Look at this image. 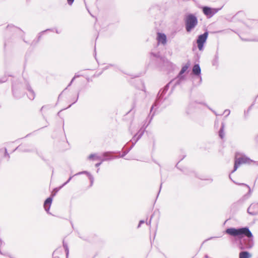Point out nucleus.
<instances>
[{
  "label": "nucleus",
  "mask_w": 258,
  "mask_h": 258,
  "mask_svg": "<svg viewBox=\"0 0 258 258\" xmlns=\"http://www.w3.org/2000/svg\"><path fill=\"white\" fill-rule=\"evenodd\" d=\"M6 157H8V160L10 158V155L7 153V150L6 148L1 149L0 150V160H1V158Z\"/></svg>",
  "instance_id": "obj_16"
},
{
  "label": "nucleus",
  "mask_w": 258,
  "mask_h": 258,
  "mask_svg": "<svg viewBox=\"0 0 258 258\" xmlns=\"http://www.w3.org/2000/svg\"><path fill=\"white\" fill-rule=\"evenodd\" d=\"M55 31H56V33H59V32H58V31H57V30H56V29Z\"/></svg>",
  "instance_id": "obj_47"
},
{
  "label": "nucleus",
  "mask_w": 258,
  "mask_h": 258,
  "mask_svg": "<svg viewBox=\"0 0 258 258\" xmlns=\"http://www.w3.org/2000/svg\"><path fill=\"white\" fill-rule=\"evenodd\" d=\"M225 124L224 122H222L221 127L219 131V136L221 139H223L224 136V128Z\"/></svg>",
  "instance_id": "obj_18"
},
{
  "label": "nucleus",
  "mask_w": 258,
  "mask_h": 258,
  "mask_svg": "<svg viewBox=\"0 0 258 258\" xmlns=\"http://www.w3.org/2000/svg\"><path fill=\"white\" fill-rule=\"evenodd\" d=\"M144 223H145V221L144 220H140V222H139V225L138 226V228L140 227L141 224H143Z\"/></svg>",
  "instance_id": "obj_31"
},
{
  "label": "nucleus",
  "mask_w": 258,
  "mask_h": 258,
  "mask_svg": "<svg viewBox=\"0 0 258 258\" xmlns=\"http://www.w3.org/2000/svg\"><path fill=\"white\" fill-rule=\"evenodd\" d=\"M153 215H152V216H151V218H150V220L149 221V222H146L147 225H151V219H152V218H153Z\"/></svg>",
  "instance_id": "obj_33"
},
{
  "label": "nucleus",
  "mask_w": 258,
  "mask_h": 258,
  "mask_svg": "<svg viewBox=\"0 0 258 258\" xmlns=\"http://www.w3.org/2000/svg\"><path fill=\"white\" fill-rule=\"evenodd\" d=\"M157 39L159 43H161L163 45H165L167 42V37L164 33L158 32Z\"/></svg>",
  "instance_id": "obj_10"
},
{
  "label": "nucleus",
  "mask_w": 258,
  "mask_h": 258,
  "mask_svg": "<svg viewBox=\"0 0 258 258\" xmlns=\"http://www.w3.org/2000/svg\"><path fill=\"white\" fill-rule=\"evenodd\" d=\"M74 77H75V78H77V77H79V75H75Z\"/></svg>",
  "instance_id": "obj_46"
},
{
  "label": "nucleus",
  "mask_w": 258,
  "mask_h": 258,
  "mask_svg": "<svg viewBox=\"0 0 258 258\" xmlns=\"http://www.w3.org/2000/svg\"><path fill=\"white\" fill-rule=\"evenodd\" d=\"M102 161H101L100 162L96 163V164H95V166H96V167H99V166L102 164Z\"/></svg>",
  "instance_id": "obj_37"
},
{
  "label": "nucleus",
  "mask_w": 258,
  "mask_h": 258,
  "mask_svg": "<svg viewBox=\"0 0 258 258\" xmlns=\"http://www.w3.org/2000/svg\"><path fill=\"white\" fill-rule=\"evenodd\" d=\"M103 156L104 157L103 159H102V162L109 160L113 158H117V156H112L110 155V153L108 152H104L103 154Z\"/></svg>",
  "instance_id": "obj_15"
},
{
  "label": "nucleus",
  "mask_w": 258,
  "mask_h": 258,
  "mask_svg": "<svg viewBox=\"0 0 258 258\" xmlns=\"http://www.w3.org/2000/svg\"><path fill=\"white\" fill-rule=\"evenodd\" d=\"M27 89L28 91V98L31 100H33L35 98V93L34 91L32 90L30 86L29 85H28L27 86Z\"/></svg>",
  "instance_id": "obj_14"
},
{
  "label": "nucleus",
  "mask_w": 258,
  "mask_h": 258,
  "mask_svg": "<svg viewBox=\"0 0 258 258\" xmlns=\"http://www.w3.org/2000/svg\"><path fill=\"white\" fill-rule=\"evenodd\" d=\"M192 73L198 76L199 77L200 81H202V78L200 76L201 73V68L200 67V65L199 64H196L194 65L193 68H192Z\"/></svg>",
  "instance_id": "obj_11"
},
{
  "label": "nucleus",
  "mask_w": 258,
  "mask_h": 258,
  "mask_svg": "<svg viewBox=\"0 0 258 258\" xmlns=\"http://www.w3.org/2000/svg\"><path fill=\"white\" fill-rule=\"evenodd\" d=\"M151 55L153 56L154 57L158 58L159 57V53H155L153 52L151 53Z\"/></svg>",
  "instance_id": "obj_27"
},
{
  "label": "nucleus",
  "mask_w": 258,
  "mask_h": 258,
  "mask_svg": "<svg viewBox=\"0 0 258 258\" xmlns=\"http://www.w3.org/2000/svg\"><path fill=\"white\" fill-rule=\"evenodd\" d=\"M224 113H226V116H228L229 115L230 113V110H229V109H226L224 112Z\"/></svg>",
  "instance_id": "obj_30"
},
{
  "label": "nucleus",
  "mask_w": 258,
  "mask_h": 258,
  "mask_svg": "<svg viewBox=\"0 0 258 258\" xmlns=\"http://www.w3.org/2000/svg\"><path fill=\"white\" fill-rule=\"evenodd\" d=\"M5 82V80H0V83H2Z\"/></svg>",
  "instance_id": "obj_40"
},
{
  "label": "nucleus",
  "mask_w": 258,
  "mask_h": 258,
  "mask_svg": "<svg viewBox=\"0 0 258 258\" xmlns=\"http://www.w3.org/2000/svg\"><path fill=\"white\" fill-rule=\"evenodd\" d=\"M169 84H170V83L167 84V85H166V86L162 89H161L160 90V91L159 92V93L158 94L157 99L156 101L152 105V106L151 108L150 112H152L153 108L155 106H156L157 105L158 102L159 101L162 99H163L164 95L166 93L167 91L169 89Z\"/></svg>",
  "instance_id": "obj_6"
},
{
  "label": "nucleus",
  "mask_w": 258,
  "mask_h": 258,
  "mask_svg": "<svg viewBox=\"0 0 258 258\" xmlns=\"http://www.w3.org/2000/svg\"><path fill=\"white\" fill-rule=\"evenodd\" d=\"M99 169H97V172H98Z\"/></svg>",
  "instance_id": "obj_51"
},
{
  "label": "nucleus",
  "mask_w": 258,
  "mask_h": 258,
  "mask_svg": "<svg viewBox=\"0 0 258 258\" xmlns=\"http://www.w3.org/2000/svg\"><path fill=\"white\" fill-rule=\"evenodd\" d=\"M59 113H60V111H59V112L57 113V115H59Z\"/></svg>",
  "instance_id": "obj_50"
},
{
  "label": "nucleus",
  "mask_w": 258,
  "mask_h": 258,
  "mask_svg": "<svg viewBox=\"0 0 258 258\" xmlns=\"http://www.w3.org/2000/svg\"><path fill=\"white\" fill-rule=\"evenodd\" d=\"M0 241H1V242L2 241V240H1V239H0Z\"/></svg>",
  "instance_id": "obj_53"
},
{
  "label": "nucleus",
  "mask_w": 258,
  "mask_h": 258,
  "mask_svg": "<svg viewBox=\"0 0 258 258\" xmlns=\"http://www.w3.org/2000/svg\"><path fill=\"white\" fill-rule=\"evenodd\" d=\"M239 185H242L243 186H245L248 189V193L245 195L242 198L239 199L238 201H237L236 202L234 203L232 205L233 207H237L241 206L244 201L247 200L249 197L250 196V192H251V189L249 186L246 184L244 183H238Z\"/></svg>",
  "instance_id": "obj_7"
},
{
  "label": "nucleus",
  "mask_w": 258,
  "mask_h": 258,
  "mask_svg": "<svg viewBox=\"0 0 258 258\" xmlns=\"http://www.w3.org/2000/svg\"><path fill=\"white\" fill-rule=\"evenodd\" d=\"M212 64L213 66H217L218 64V57L215 55V58L213 59Z\"/></svg>",
  "instance_id": "obj_24"
},
{
  "label": "nucleus",
  "mask_w": 258,
  "mask_h": 258,
  "mask_svg": "<svg viewBox=\"0 0 258 258\" xmlns=\"http://www.w3.org/2000/svg\"><path fill=\"white\" fill-rule=\"evenodd\" d=\"M75 176V175H73V176H71L69 177V178L68 179V180H67L66 182H64V183H63L61 186H60L59 187V188H61V187H62L63 186H64V185H66L67 184H68V183L70 181V180L72 179V178L74 176Z\"/></svg>",
  "instance_id": "obj_25"
},
{
  "label": "nucleus",
  "mask_w": 258,
  "mask_h": 258,
  "mask_svg": "<svg viewBox=\"0 0 258 258\" xmlns=\"http://www.w3.org/2000/svg\"><path fill=\"white\" fill-rule=\"evenodd\" d=\"M79 93H78V94H77V98H76V99L74 101V102L72 103V104H74V103H76V102L77 101V100H78V98H79Z\"/></svg>",
  "instance_id": "obj_35"
},
{
  "label": "nucleus",
  "mask_w": 258,
  "mask_h": 258,
  "mask_svg": "<svg viewBox=\"0 0 258 258\" xmlns=\"http://www.w3.org/2000/svg\"><path fill=\"white\" fill-rule=\"evenodd\" d=\"M154 113H153V114H152V116H151V119L152 118L153 116H154Z\"/></svg>",
  "instance_id": "obj_48"
},
{
  "label": "nucleus",
  "mask_w": 258,
  "mask_h": 258,
  "mask_svg": "<svg viewBox=\"0 0 258 258\" xmlns=\"http://www.w3.org/2000/svg\"><path fill=\"white\" fill-rule=\"evenodd\" d=\"M205 258H209V256L207 254H206L205 255Z\"/></svg>",
  "instance_id": "obj_44"
},
{
  "label": "nucleus",
  "mask_w": 258,
  "mask_h": 258,
  "mask_svg": "<svg viewBox=\"0 0 258 258\" xmlns=\"http://www.w3.org/2000/svg\"><path fill=\"white\" fill-rule=\"evenodd\" d=\"M185 29L187 32H190L198 25L197 18L192 14L186 16L185 19Z\"/></svg>",
  "instance_id": "obj_3"
},
{
  "label": "nucleus",
  "mask_w": 258,
  "mask_h": 258,
  "mask_svg": "<svg viewBox=\"0 0 258 258\" xmlns=\"http://www.w3.org/2000/svg\"><path fill=\"white\" fill-rule=\"evenodd\" d=\"M225 233L240 239L238 241V247L241 250L250 249L254 245L253 235L247 227L238 228H229L226 229Z\"/></svg>",
  "instance_id": "obj_1"
},
{
  "label": "nucleus",
  "mask_w": 258,
  "mask_h": 258,
  "mask_svg": "<svg viewBox=\"0 0 258 258\" xmlns=\"http://www.w3.org/2000/svg\"><path fill=\"white\" fill-rule=\"evenodd\" d=\"M21 150V151L24 152H29L33 151L32 149H26V148L23 149L21 146H19L18 147H17L15 150Z\"/></svg>",
  "instance_id": "obj_19"
},
{
  "label": "nucleus",
  "mask_w": 258,
  "mask_h": 258,
  "mask_svg": "<svg viewBox=\"0 0 258 258\" xmlns=\"http://www.w3.org/2000/svg\"><path fill=\"white\" fill-rule=\"evenodd\" d=\"M74 0H67L68 3L70 6H71L74 3Z\"/></svg>",
  "instance_id": "obj_32"
},
{
  "label": "nucleus",
  "mask_w": 258,
  "mask_h": 258,
  "mask_svg": "<svg viewBox=\"0 0 258 258\" xmlns=\"http://www.w3.org/2000/svg\"><path fill=\"white\" fill-rule=\"evenodd\" d=\"M59 189H60L59 188L58 189H57V188H55V189H54V191H55V192H57V191H58V190Z\"/></svg>",
  "instance_id": "obj_41"
},
{
  "label": "nucleus",
  "mask_w": 258,
  "mask_h": 258,
  "mask_svg": "<svg viewBox=\"0 0 258 258\" xmlns=\"http://www.w3.org/2000/svg\"><path fill=\"white\" fill-rule=\"evenodd\" d=\"M75 79V77H74L71 80V82L70 83V84L68 85V87H69L71 85L72 83H73V81H74V80Z\"/></svg>",
  "instance_id": "obj_36"
},
{
  "label": "nucleus",
  "mask_w": 258,
  "mask_h": 258,
  "mask_svg": "<svg viewBox=\"0 0 258 258\" xmlns=\"http://www.w3.org/2000/svg\"><path fill=\"white\" fill-rule=\"evenodd\" d=\"M52 198L51 197L48 198L44 203V208L45 209V210L48 213V211L50 209L51 204L52 203Z\"/></svg>",
  "instance_id": "obj_12"
},
{
  "label": "nucleus",
  "mask_w": 258,
  "mask_h": 258,
  "mask_svg": "<svg viewBox=\"0 0 258 258\" xmlns=\"http://www.w3.org/2000/svg\"><path fill=\"white\" fill-rule=\"evenodd\" d=\"M66 246H68L67 243H65L64 242H63V246L64 249H66Z\"/></svg>",
  "instance_id": "obj_38"
},
{
  "label": "nucleus",
  "mask_w": 258,
  "mask_h": 258,
  "mask_svg": "<svg viewBox=\"0 0 258 258\" xmlns=\"http://www.w3.org/2000/svg\"><path fill=\"white\" fill-rule=\"evenodd\" d=\"M213 111L214 112L215 114H216V115H217V113H216L215 111Z\"/></svg>",
  "instance_id": "obj_49"
},
{
  "label": "nucleus",
  "mask_w": 258,
  "mask_h": 258,
  "mask_svg": "<svg viewBox=\"0 0 258 258\" xmlns=\"http://www.w3.org/2000/svg\"><path fill=\"white\" fill-rule=\"evenodd\" d=\"M208 36V32L207 31L204 32L203 34L198 36L197 43L198 49L200 51H203L204 49V45L206 43Z\"/></svg>",
  "instance_id": "obj_4"
},
{
  "label": "nucleus",
  "mask_w": 258,
  "mask_h": 258,
  "mask_svg": "<svg viewBox=\"0 0 258 258\" xmlns=\"http://www.w3.org/2000/svg\"><path fill=\"white\" fill-rule=\"evenodd\" d=\"M89 179H90L91 182L90 186H92L94 182V177H93L92 175H89Z\"/></svg>",
  "instance_id": "obj_26"
},
{
  "label": "nucleus",
  "mask_w": 258,
  "mask_h": 258,
  "mask_svg": "<svg viewBox=\"0 0 258 258\" xmlns=\"http://www.w3.org/2000/svg\"><path fill=\"white\" fill-rule=\"evenodd\" d=\"M71 105H72V104L70 105H69V106L68 107H71Z\"/></svg>",
  "instance_id": "obj_52"
},
{
  "label": "nucleus",
  "mask_w": 258,
  "mask_h": 258,
  "mask_svg": "<svg viewBox=\"0 0 258 258\" xmlns=\"http://www.w3.org/2000/svg\"><path fill=\"white\" fill-rule=\"evenodd\" d=\"M247 212L250 215H257L258 214V204H251L247 208Z\"/></svg>",
  "instance_id": "obj_9"
},
{
  "label": "nucleus",
  "mask_w": 258,
  "mask_h": 258,
  "mask_svg": "<svg viewBox=\"0 0 258 258\" xmlns=\"http://www.w3.org/2000/svg\"><path fill=\"white\" fill-rule=\"evenodd\" d=\"M64 250L66 253L67 258H68L69 253V250L68 246H66V249H64Z\"/></svg>",
  "instance_id": "obj_28"
},
{
  "label": "nucleus",
  "mask_w": 258,
  "mask_h": 258,
  "mask_svg": "<svg viewBox=\"0 0 258 258\" xmlns=\"http://www.w3.org/2000/svg\"><path fill=\"white\" fill-rule=\"evenodd\" d=\"M109 66H106L104 68V70H106L108 68Z\"/></svg>",
  "instance_id": "obj_43"
},
{
  "label": "nucleus",
  "mask_w": 258,
  "mask_h": 258,
  "mask_svg": "<svg viewBox=\"0 0 258 258\" xmlns=\"http://www.w3.org/2000/svg\"><path fill=\"white\" fill-rule=\"evenodd\" d=\"M132 149V147H130L128 149L124 151L122 155L120 156V157L123 158V157H124Z\"/></svg>",
  "instance_id": "obj_23"
},
{
  "label": "nucleus",
  "mask_w": 258,
  "mask_h": 258,
  "mask_svg": "<svg viewBox=\"0 0 258 258\" xmlns=\"http://www.w3.org/2000/svg\"><path fill=\"white\" fill-rule=\"evenodd\" d=\"M196 108V103L195 102H191L190 103L186 109V113L187 114L189 115L191 114L195 110Z\"/></svg>",
  "instance_id": "obj_13"
},
{
  "label": "nucleus",
  "mask_w": 258,
  "mask_h": 258,
  "mask_svg": "<svg viewBox=\"0 0 258 258\" xmlns=\"http://www.w3.org/2000/svg\"><path fill=\"white\" fill-rule=\"evenodd\" d=\"M221 9V8H212L208 6H204L202 8L203 13L209 18L212 17Z\"/></svg>",
  "instance_id": "obj_5"
},
{
  "label": "nucleus",
  "mask_w": 258,
  "mask_h": 258,
  "mask_svg": "<svg viewBox=\"0 0 258 258\" xmlns=\"http://www.w3.org/2000/svg\"><path fill=\"white\" fill-rule=\"evenodd\" d=\"M12 91H13V94H14L15 93V89L14 88V87H13V88H12Z\"/></svg>",
  "instance_id": "obj_42"
},
{
  "label": "nucleus",
  "mask_w": 258,
  "mask_h": 258,
  "mask_svg": "<svg viewBox=\"0 0 258 258\" xmlns=\"http://www.w3.org/2000/svg\"><path fill=\"white\" fill-rule=\"evenodd\" d=\"M253 162L250 158L246 156L243 154L236 153L235 156V161L233 170L232 173L235 172L239 166L242 164H250L251 162Z\"/></svg>",
  "instance_id": "obj_2"
},
{
  "label": "nucleus",
  "mask_w": 258,
  "mask_h": 258,
  "mask_svg": "<svg viewBox=\"0 0 258 258\" xmlns=\"http://www.w3.org/2000/svg\"><path fill=\"white\" fill-rule=\"evenodd\" d=\"M95 159H98V160H102V159H101V157H100V156H96V158H95Z\"/></svg>",
  "instance_id": "obj_39"
},
{
  "label": "nucleus",
  "mask_w": 258,
  "mask_h": 258,
  "mask_svg": "<svg viewBox=\"0 0 258 258\" xmlns=\"http://www.w3.org/2000/svg\"><path fill=\"white\" fill-rule=\"evenodd\" d=\"M86 174L88 176V177H89V175H92L89 172H88L87 171L79 172L75 174V175H81V174Z\"/></svg>",
  "instance_id": "obj_22"
},
{
  "label": "nucleus",
  "mask_w": 258,
  "mask_h": 258,
  "mask_svg": "<svg viewBox=\"0 0 258 258\" xmlns=\"http://www.w3.org/2000/svg\"><path fill=\"white\" fill-rule=\"evenodd\" d=\"M162 183H161V184H160V190H161V187H162ZM160 190H159L160 191Z\"/></svg>",
  "instance_id": "obj_45"
},
{
  "label": "nucleus",
  "mask_w": 258,
  "mask_h": 258,
  "mask_svg": "<svg viewBox=\"0 0 258 258\" xmlns=\"http://www.w3.org/2000/svg\"><path fill=\"white\" fill-rule=\"evenodd\" d=\"M145 132V129L141 128L139 132L133 137L131 142L132 143V146L130 147L132 148L135 146L138 141L142 137Z\"/></svg>",
  "instance_id": "obj_8"
},
{
  "label": "nucleus",
  "mask_w": 258,
  "mask_h": 258,
  "mask_svg": "<svg viewBox=\"0 0 258 258\" xmlns=\"http://www.w3.org/2000/svg\"><path fill=\"white\" fill-rule=\"evenodd\" d=\"M251 255L247 251H243L239 253V258H250Z\"/></svg>",
  "instance_id": "obj_17"
},
{
  "label": "nucleus",
  "mask_w": 258,
  "mask_h": 258,
  "mask_svg": "<svg viewBox=\"0 0 258 258\" xmlns=\"http://www.w3.org/2000/svg\"><path fill=\"white\" fill-rule=\"evenodd\" d=\"M243 13L242 12H238L234 16V18L238 16V15H242L243 14Z\"/></svg>",
  "instance_id": "obj_34"
},
{
  "label": "nucleus",
  "mask_w": 258,
  "mask_h": 258,
  "mask_svg": "<svg viewBox=\"0 0 258 258\" xmlns=\"http://www.w3.org/2000/svg\"><path fill=\"white\" fill-rule=\"evenodd\" d=\"M53 31V29H46L44 31H41V32H40L38 34V40H39L42 36V35L44 33H45L46 31Z\"/></svg>",
  "instance_id": "obj_20"
},
{
  "label": "nucleus",
  "mask_w": 258,
  "mask_h": 258,
  "mask_svg": "<svg viewBox=\"0 0 258 258\" xmlns=\"http://www.w3.org/2000/svg\"><path fill=\"white\" fill-rule=\"evenodd\" d=\"M188 68V64H186V65L184 66L183 67H182V68H181V69L179 72V75H182V74H183L187 70Z\"/></svg>",
  "instance_id": "obj_21"
},
{
  "label": "nucleus",
  "mask_w": 258,
  "mask_h": 258,
  "mask_svg": "<svg viewBox=\"0 0 258 258\" xmlns=\"http://www.w3.org/2000/svg\"><path fill=\"white\" fill-rule=\"evenodd\" d=\"M94 158H96V154H92L88 157V159L90 160L93 159Z\"/></svg>",
  "instance_id": "obj_29"
}]
</instances>
